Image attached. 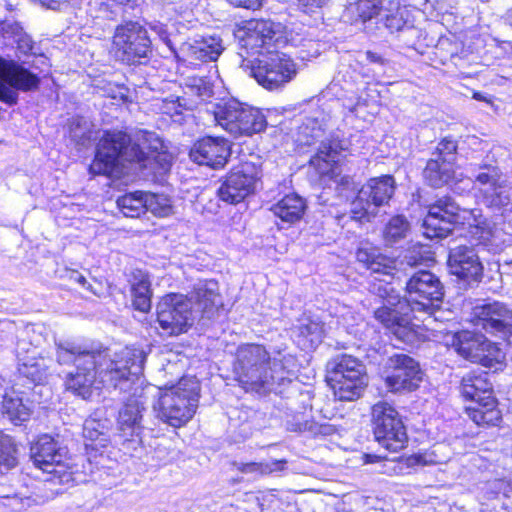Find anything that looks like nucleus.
Returning a JSON list of instances; mask_svg holds the SVG:
<instances>
[{"instance_id":"nucleus-43","label":"nucleus","mask_w":512,"mask_h":512,"mask_svg":"<svg viewBox=\"0 0 512 512\" xmlns=\"http://www.w3.org/2000/svg\"><path fill=\"white\" fill-rule=\"evenodd\" d=\"M17 465V446L13 438L0 432V466L7 470Z\"/></svg>"},{"instance_id":"nucleus-18","label":"nucleus","mask_w":512,"mask_h":512,"mask_svg":"<svg viewBox=\"0 0 512 512\" xmlns=\"http://www.w3.org/2000/svg\"><path fill=\"white\" fill-rule=\"evenodd\" d=\"M39 77L28 69L0 58V101L14 106L18 102L19 91L37 90Z\"/></svg>"},{"instance_id":"nucleus-59","label":"nucleus","mask_w":512,"mask_h":512,"mask_svg":"<svg viewBox=\"0 0 512 512\" xmlns=\"http://www.w3.org/2000/svg\"><path fill=\"white\" fill-rule=\"evenodd\" d=\"M15 334H0V345L5 344L7 341H9Z\"/></svg>"},{"instance_id":"nucleus-12","label":"nucleus","mask_w":512,"mask_h":512,"mask_svg":"<svg viewBox=\"0 0 512 512\" xmlns=\"http://www.w3.org/2000/svg\"><path fill=\"white\" fill-rule=\"evenodd\" d=\"M216 122L234 137L259 133L266 120L259 109L236 100L218 105L214 112Z\"/></svg>"},{"instance_id":"nucleus-11","label":"nucleus","mask_w":512,"mask_h":512,"mask_svg":"<svg viewBox=\"0 0 512 512\" xmlns=\"http://www.w3.org/2000/svg\"><path fill=\"white\" fill-rule=\"evenodd\" d=\"M328 378L340 401L358 399L367 385L365 366L351 355H338L328 363Z\"/></svg>"},{"instance_id":"nucleus-61","label":"nucleus","mask_w":512,"mask_h":512,"mask_svg":"<svg viewBox=\"0 0 512 512\" xmlns=\"http://www.w3.org/2000/svg\"><path fill=\"white\" fill-rule=\"evenodd\" d=\"M473 98L476 99V100H479V101H487L486 97L483 96L481 93L479 92H475L473 94Z\"/></svg>"},{"instance_id":"nucleus-9","label":"nucleus","mask_w":512,"mask_h":512,"mask_svg":"<svg viewBox=\"0 0 512 512\" xmlns=\"http://www.w3.org/2000/svg\"><path fill=\"white\" fill-rule=\"evenodd\" d=\"M30 453L34 466L49 475L46 481L68 484L73 480L71 467L67 463L68 449L58 436H40L32 444Z\"/></svg>"},{"instance_id":"nucleus-63","label":"nucleus","mask_w":512,"mask_h":512,"mask_svg":"<svg viewBox=\"0 0 512 512\" xmlns=\"http://www.w3.org/2000/svg\"><path fill=\"white\" fill-rule=\"evenodd\" d=\"M4 487V493H15L14 489L10 486H5V485H2Z\"/></svg>"},{"instance_id":"nucleus-40","label":"nucleus","mask_w":512,"mask_h":512,"mask_svg":"<svg viewBox=\"0 0 512 512\" xmlns=\"http://www.w3.org/2000/svg\"><path fill=\"white\" fill-rule=\"evenodd\" d=\"M410 231V223L402 216L397 215L392 217L386 224L383 231V238L387 245H394L400 240L407 237Z\"/></svg>"},{"instance_id":"nucleus-21","label":"nucleus","mask_w":512,"mask_h":512,"mask_svg":"<svg viewBox=\"0 0 512 512\" xmlns=\"http://www.w3.org/2000/svg\"><path fill=\"white\" fill-rule=\"evenodd\" d=\"M474 184L488 206H502L509 202L510 184L499 167L481 166L475 175Z\"/></svg>"},{"instance_id":"nucleus-26","label":"nucleus","mask_w":512,"mask_h":512,"mask_svg":"<svg viewBox=\"0 0 512 512\" xmlns=\"http://www.w3.org/2000/svg\"><path fill=\"white\" fill-rule=\"evenodd\" d=\"M16 357L17 360H26L29 356H39L38 349L45 341L42 328L36 325H26L22 328L16 326Z\"/></svg>"},{"instance_id":"nucleus-44","label":"nucleus","mask_w":512,"mask_h":512,"mask_svg":"<svg viewBox=\"0 0 512 512\" xmlns=\"http://www.w3.org/2000/svg\"><path fill=\"white\" fill-rule=\"evenodd\" d=\"M375 206L363 196V191L360 189L356 198L351 203V213L354 219L362 220L366 219L369 221L372 217L377 214Z\"/></svg>"},{"instance_id":"nucleus-49","label":"nucleus","mask_w":512,"mask_h":512,"mask_svg":"<svg viewBox=\"0 0 512 512\" xmlns=\"http://www.w3.org/2000/svg\"><path fill=\"white\" fill-rule=\"evenodd\" d=\"M298 429L301 432H308L311 435H327L329 434V426L318 424L313 420H305L303 422L298 423Z\"/></svg>"},{"instance_id":"nucleus-2","label":"nucleus","mask_w":512,"mask_h":512,"mask_svg":"<svg viewBox=\"0 0 512 512\" xmlns=\"http://www.w3.org/2000/svg\"><path fill=\"white\" fill-rule=\"evenodd\" d=\"M454 224L467 226L470 245L459 243L449 248L448 266L451 274L467 283L479 282L483 276V264L475 246L489 250L499 247V230L495 223L482 215L479 209H462L450 197H442L429 207L423 220L427 238H444L452 232Z\"/></svg>"},{"instance_id":"nucleus-53","label":"nucleus","mask_w":512,"mask_h":512,"mask_svg":"<svg viewBox=\"0 0 512 512\" xmlns=\"http://www.w3.org/2000/svg\"><path fill=\"white\" fill-rule=\"evenodd\" d=\"M286 460H273L271 462L263 463V468H266L265 474H270L285 469Z\"/></svg>"},{"instance_id":"nucleus-1","label":"nucleus","mask_w":512,"mask_h":512,"mask_svg":"<svg viewBox=\"0 0 512 512\" xmlns=\"http://www.w3.org/2000/svg\"><path fill=\"white\" fill-rule=\"evenodd\" d=\"M55 347L59 365H74V370L66 375V389L84 399L91 395L94 385L124 389L123 383L142 374L147 356L143 349L126 347L112 358L109 349L101 344L68 339L56 341Z\"/></svg>"},{"instance_id":"nucleus-22","label":"nucleus","mask_w":512,"mask_h":512,"mask_svg":"<svg viewBox=\"0 0 512 512\" xmlns=\"http://www.w3.org/2000/svg\"><path fill=\"white\" fill-rule=\"evenodd\" d=\"M189 156L193 162L199 165L218 169L226 164L230 156V146L224 138L208 136L193 145Z\"/></svg>"},{"instance_id":"nucleus-35","label":"nucleus","mask_w":512,"mask_h":512,"mask_svg":"<svg viewBox=\"0 0 512 512\" xmlns=\"http://www.w3.org/2000/svg\"><path fill=\"white\" fill-rule=\"evenodd\" d=\"M67 129L71 141L80 147H87L95 138L93 123L83 116L70 118L67 123Z\"/></svg>"},{"instance_id":"nucleus-46","label":"nucleus","mask_w":512,"mask_h":512,"mask_svg":"<svg viewBox=\"0 0 512 512\" xmlns=\"http://www.w3.org/2000/svg\"><path fill=\"white\" fill-rule=\"evenodd\" d=\"M457 143L451 138H444L437 146L436 158L455 164Z\"/></svg>"},{"instance_id":"nucleus-62","label":"nucleus","mask_w":512,"mask_h":512,"mask_svg":"<svg viewBox=\"0 0 512 512\" xmlns=\"http://www.w3.org/2000/svg\"><path fill=\"white\" fill-rule=\"evenodd\" d=\"M506 19L508 23L512 26V8L508 10Z\"/></svg>"},{"instance_id":"nucleus-45","label":"nucleus","mask_w":512,"mask_h":512,"mask_svg":"<svg viewBox=\"0 0 512 512\" xmlns=\"http://www.w3.org/2000/svg\"><path fill=\"white\" fill-rule=\"evenodd\" d=\"M33 500L20 493H4V487L0 484V504L10 508L14 512H21L32 505Z\"/></svg>"},{"instance_id":"nucleus-32","label":"nucleus","mask_w":512,"mask_h":512,"mask_svg":"<svg viewBox=\"0 0 512 512\" xmlns=\"http://www.w3.org/2000/svg\"><path fill=\"white\" fill-rule=\"evenodd\" d=\"M294 334L299 338V342L307 348H313L322 342L326 329L324 322L318 317H306L300 320L299 324L293 329Z\"/></svg>"},{"instance_id":"nucleus-5","label":"nucleus","mask_w":512,"mask_h":512,"mask_svg":"<svg viewBox=\"0 0 512 512\" xmlns=\"http://www.w3.org/2000/svg\"><path fill=\"white\" fill-rule=\"evenodd\" d=\"M284 360L271 359L261 345H242L237 349L233 373L245 391L266 394L290 381Z\"/></svg>"},{"instance_id":"nucleus-23","label":"nucleus","mask_w":512,"mask_h":512,"mask_svg":"<svg viewBox=\"0 0 512 512\" xmlns=\"http://www.w3.org/2000/svg\"><path fill=\"white\" fill-rule=\"evenodd\" d=\"M384 304L374 311V317L387 330L394 334L398 339L406 340L415 324L410 309L400 307L399 304H389L381 298Z\"/></svg>"},{"instance_id":"nucleus-47","label":"nucleus","mask_w":512,"mask_h":512,"mask_svg":"<svg viewBox=\"0 0 512 512\" xmlns=\"http://www.w3.org/2000/svg\"><path fill=\"white\" fill-rule=\"evenodd\" d=\"M301 133L307 138L303 141L306 145H312L314 141L323 136V129L318 122L314 119H307L305 123L300 127Z\"/></svg>"},{"instance_id":"nucleus-42","label":"nucleus","mask_w":512,"mask_h":512,"mask_svg":"<svg viewBox=\"0 0 512 512\" xmlns=\"http://www.w3.org/2000/svg\"><path fill=\"white\" fill-rule=\"evenodd\" d=\"M144 204L145 211H150L159 217L168 216L172 210L170 199L163 194L144 192Z\"/></svg>"},{"instance_id":"nucleus-28","label":"nucleus","mask_w":512,"mask_h":512,"mask_svg":"<svg viewBox=\"0 0 512 512\" xmlns=\"http://www.w3.org/2000/svg\"><path fill=\"white\" fill-rule=\"evenodd\" d=\"M218 283L214 280L199 281L191 292L190 303L194 302L197 309L208 315L221 305Z\"/></svg>"},{"instance_id":"nucleus-50","label":"nucleus","mask_w":512,"mask_h":512,"mask_svg":"<svg viewBox=\"0 0 512 512\" xmlns=\"http://www.w3.org/2000/svg\"><path fill=\"white\" fill-rule=\"evenodd\" d=\"M233 465L238 471L244 474L265 475V472L267 471L266 468H263V462H235Z\"/></svg>"},{"instance_id":"nucleus-36","label":"nucleus","mask_w":512,"mask_h":512,"mask_svg":"<svg viewBox=\"0 0 512 512\" xmlns=\"http://www.w3.org/2000/svg\"><path fill=\"white\" fill-rule=\"evenodd\" d=\"M222 40L216 36L203 38L192 46L195 57L202 61H215L223 52Z\"/></svg>"},{"instance_id":"nucleus-58","label":"nucleus","mask_w":512,"mask_h":512,"mask_svg":"<svg viewBox=\"0 0 512 512\" xmlns=\"http://www.w3.org/2000/svg\"><path fill=\"white\" fill-rule=\"evenodd\" d=\"M366 58L368 61L372 62V63H380V64H383V59L380 55L374 53V52H371V51H367L366 52Z\"/></svg>"},{"instance_id":"nucleus-48","label":"nucleus","mask_w":512,"mask_h":512,"mask_svg":"<svg viewBox=\"0 0 512 512\" xmlns=\"http://www.w3.org/2000/svg\"><path fill=\"white\" fill-rule=\"evenodd\" d=\"M379 22H382L391 33L400 31L406 26L405 21L398 14H384L382 12L381 16L378 18L377 23Z\"/></svg>"},{"instance_id":"nucleus-15","label":"nucleus","mask_w":512,"mask_h":512,"mask_svg":"<svg viewBox=\"0 0 512 512\" xmlns=\"http://www.w3.org/2000/svg\"><path fill=\"white\" fill-rule=\"evenodd\" d=\"M112 51L123 63H140L151 52V40L147 30L132 21L117 26L113 35Z\"/></svg>"},{"instance_id":"nucleus-25","label":"nucleus","mask_w":512,"mask_h":512,"mask_svg":"<svg viewBox=\"0 0 512 512\" xmlns=\"http://www.w3.org/2000/svg\"><path fill=\"white\" fill-rule=\"evenodd\" d=\"M356 258L359 263H362L373 274L394 279L395 259L382 254L378 248L361 246L356 252Z\"/></svg>"},{"instance_id":"nucleus-4","label":"nucleus","mask_w":512,"mask_h":512,"mask_svg":"<svg viewBox=\"0 0 512 512\" xmlns=\"http://www.w3.org/2000/svg\"><path fill=\"white\" fill-rule=\"evenodd\" d=\"M406 296L402 298L391 281L374 276L370 291L389 304H399L410 309L414 319L425 322L440 310L444 298V286L439 277L428 270L414 272L406 281Z\"/></svg>"},{"instance_id":"nucleus-6","label":"nucleus","mask_w":512,"mask_h":512,"mask_svg":"<svg viewBox=\"0 0 512 512\" xmlns=\"http://www.w3.org/2000/svg\"><path fill=\"white\" fill-rule=\"evenodd\" d=\"M200 384L194 377H183L176 384L165 386L154 410L164 423L179 428L194 416L199 402Z\"/></svg>"},{"instance_id":"nucleus-55","label":"nucleus","mask_w":512,"mask_h":512,"mask_svg":"<svg viewBox=\"0 0 512 512\" xmlns=\"http://www.w3.org/2000/svg\"><path fill=\"white\" fill-rule=\"evenodd\" d=\"M153 29L157 32V34L159 35L160 39L169 47V48H172L171 46V41L168 37V33L167 31L165 30V28L162 26V25H156L153 27Z\"/></svg>"},{"instance_id":"nucleus-60","label":"nucleus","mask_w":512,"mask_h":512,"mask_svg":"<svg viewBox=\"0 0 512 512\" xmlns=\"http://www.w3.org/2000/svg\"><path fill=\"white\" fill-rule=\"evenodd\" d=\"M405 260H406L407 264L410 266H414L418 263V260L416 258H414L413 256L406 255Z\"/></svg>"},{"instance_id":"nucleus-20","label":"nucleus","mask_w":512,"mask_h":512,"mask_svg":"<svg viewBox=\"0 0 512 512\" xmlns=\"http://www.w3.org/2000/svg\"><path fill=\"white\" fill-rule=\"evenodd\" d=\"M385 383L393 392L414 391L423 380L419 363L406 354H394L385 364Z\"/></svg>"},{"instance_id":"nucleus-17","label":"nucleus","mask_w":512,"mask_h":512,"mask_svg":"<svg viewBox=\"0 0 512 512\" xmlns=\"http://www.w3.org/2000/svg\"><path fill=\"white\" fill-rule=\"evenodd\" d=\"M157 322L169 336L186 332L192 325V309L189 298L171 293L163 296L156 307Z\"/></svg>"},{"instance_id":"nucleus-57","label":"nucleus","mask_w":512,"mask_h":512,"mask_svg":"<svg viewBox=\"0 0 512 512\" xmlns=\"http://www.w3.org/2000/svg\"><path fill=\"white\" fill-rule=\"evenodd\" d=\"M298 2L305 7H322L326 0H298Z\"/></svg>"},{"instance_id":"nucleus-10","label":"nucleus","mask_w":512,"mask_h":512,"mask_svg":"<svg viewBox=\"0 0 512 512\" xmlns=\"http://www.w3.org/2000/svg\"><path fill=\"white\" fill-rule=\"evenodd\" d=\"M240 51L244 59L275 51L287 44V37L280 23L270 20H251L238 31Z\"/></svg>"},{"instance_id":"nucleus-52","label":"nucleus","mask_w":512,"mask_h":512,"mask_svg":"<svg viewBox=\"0 0 512 512\" xmlns=\"http://www.w3.org/2000/svg\"><path fill=\"white\" fill-rule=\"evenodd\" d=\"M230 3L236 7H242L246 9H258L262 5L263 0H229Z\"/></svg>"},{"instance_id":"nucleus-31","label":"nucleus","mask_w":512,"mask_h":512,"mask_svg":"<svg viewBox=\"0 0 512 512\" xmlns=\"http://www.w3.org/2000/svg\"><path fill=\"white\" fill-rule=\"evenodd\" d=\"M305 209L306 202L302 197L297 194H289L272 205L270 210L282 221L293 224L303 217Z\"/></svg>"},{"instance_id":"nucleus-37","label":"nucleus","mask_w":512,"mask_h":512,"mask_svg":"<svg viewBox=\"0 0 512 512\" xmlns=\"http://www.w3.org/2000/svg\"><path fill=\"white\" fill-rule=\"evenodd\" d=\"M132 303L136 310L148 312L151 309V284L147 277L142 276L131 286Z\"/></svg>"},{"instance_id":"nucleus-24","label":"nucleus","mask_w":512,"mask_h":512,"mask_svg":"<svg viewBox=\"0 0 512 512\" xmlns=\"http://www.w3.org/2000/svg\"><path fill=\"white\" fill-rule=\"evenodd\" d=\"M145 410V402L142 397H130L119 411L118 430L119 436L124 440H130L139 436L142 426V412Z\"/></svg>"},{"instance_id":"nucleus-19","label":"nucleus","mask_w":512,"mask_h":512,"mask_svg":"<svg viewBox=\"0 0 512 512\" xmlns=\"http://www.w3.org/2000/svg\"><path fill=\"white\" fill-rule=\"evenodd\" d=\"M471 322L487 333L512 344V308L503 302H489L473 308Z\"/></svg>"},{"instance_id":"nucleus-34","label":"nucleus","mask_w":512,"mask_h":512,"mask_svg":"<svg viewBox=\"0 0 512 512\" xmlns=\"http://www.w3.org/2000/svg\"><path fill=\"white\" fill-rule=\"evenodd\" d=\"M340 150H342V146L337 140L321 141L317 154L310 162L320 173L326 174L337 162Z\"/></svg>"},{"instance_id":"nucleus-27","label":"nucleus","mask_w":512,"mask_h":512,"mask_svg":"<svg viewBox=\"0 0 512 512\" xmlns=\"http://www.w3.org/2000/svg\"><path fill=\"white\" fill-rule=\"evenodd\" d=\"M111 423L108 419H96L90 417L84 421L83 437L87 452L98 451L99 448H105L110 443Z\"/></svg>"},{"instance_id":"nucleus-3","label":"nucleus","mask_w":512,"mask_h":512,"mask_svg":"<svg viewBox=\"0 0 512 512\" xmlns=\"http://www.w3.org/2000/svg\"><path fill=\"white\" fill-rule=\"evenodd\" d=\"M138 142H132L131 137L123 131H105L100 138L96 155L89 171L94 175L119 177L126 162H137L147 168L152 161L165 158L160 151L163 142L154 133L141 132Z\"/></svg>"},{"instance_id":"nucleus-30","label":"nucleus","mask_w":512,"mask_h":512,"mask_svg":"<svg viewBox=\"0 0 512 512\" xmlns=\"http://www.w3.org/2000/svg\"><path fill=\"white\" fill-rule=\"evenodd\" d=\"M423 175L428 184L439 188L450 184L455 178V164L441 160L439 158L430 159L423 171Z\"/></svg>"},{"instance_id":"nucleus-33","label":"nucleus","mask_w":512,"mask_h":512,"mask_svg":"<svg viewBox=\"0 0 512 512\" xmlns=\"http://www.w3.org/2000/svg\"><path fill=\"white\" fill-rule=\"evenodd\" d=\"M2 408L3 413L6 414L12 422L26 421L31 412L29 405L24 402L23 393L15 390L5 393Z\"/></svg>"},{"instance_id":"nucleus-64","label":"nucleus","mask_w":512,"mask_h":512,"mask_svg":"<svg viewBox=\"0 0 512 512\" xmlns=\"http://www.w3.org/2000/svg\"><path fill=\"white\" fill-rule=\"evenodd\" d=\"M204 91H205V93H207V94L209 95L210 90H209L208 88H206V87H205V88H204Z\"/></svg>"},{"instance_id":"nucleus-56","label":"nucleus","mask_w":512,"mask_h":512,"mask_svg":"<svg viewBox=\"0 0 512 512\" xmlns=\"http://www.w3.org/2000/svg\"><path fill=\"white\" fill-rule=\"evenodd\" d=\"M42 6H45L49 9L57 10L59 9L62 3H65L66 0H39Z\"/></svg>"},{"instance_id":"nucleus-41","label":"nucleus","mask_w":512,"mask_h":512,"mask_svg":"<svg viewBox=\"0 0 512 512\" xmlns=\"http://www.w3.org/2000/svg\"><path fill=\"white\" fill-rule=\"evenodd\" d=\"M349 13H356L361 22L381 16L382 7L381 0H358L356 3L350 4L347 8Z\"/></svg>"},{"instance_id":"nucleus-8","label":"nucleus","mask_w":512,"mask_h":512,"mask_svg":"<svg viewBox=\"0 0 512 512\" xmlns=\"http://www.w3.org/2000/svg\"><path fill=\"white\" fill-rule=\"evenodd\" d=\"M240 67L264 88L275 90L290 82L297 73L293 59L284 52L275 50L261 54L255 59H244Z\"/></svg>"},{"instance_id":"nucleus-29","label":"nucleus","mask_w":512,"mask_h":512,"mask_svg":"<svg viewBox=\"0 0 512 512\" xmlns=\"http://www.w3.org/2000/svg\"><path fill=\"white\" fill-rule=\"evenodd\" d=\"M363 196L375 206L378 210L389 202L395 191V180L390 175H384L370 179L362 186Z\"/></svg>"},{"instance_id":"nucleus-39","label":"nucleus","mask_w":512,"mask_h":512,"mask_svg":"<svg viewBox=\"0 0 512 512\" xmlns=\"http://www.w3.org/2000/svg\"><path fill=\"white\" fill-rule=\"evenodd\" d=\"M46 365L43 359L29 356L26 360H18V372L33 383H40L46 378Z\"/></svg>"},{"instance_id":"nucleus-14","label":"nucleus","mask_w":512,"mask_h":512,"mask_svg":"<svg viewBox=\"0 0 512 512\" xmlns=\"http://www.w3.org/2000/svg\"><path fill=\"white\" fill-rule=\"evenodd\" d=\"M452 346L463 358L494 371L500 369L505 361V353L482 334L458 332L453 336Z\"/></svg>"},{"instance_id":"nucleus-7","label":"nucleus","mask_w":512,"mask_h":512,"mask_svg":"<svg viewBox=\"0 0 512 512\" xmlns=\"http://www.w3.org/2000/svg\"><path fill=\"white\" fill-rule=\"evenodd\" d=\"M462 395L471 401L466 407L469 418L478 426H494L501 419V412L497 408V400L493 396V385L489 374H468L461 382Z\"/></svg>"},{"instance_id":"nucleus-13","label":"nucleus","mask_w":512,"mask_h":512,"mask_svg":"<svg viewBox=\"0 0 512 512\" xmlns=\"http://www.w3.org/2000/svg\"><path fill=\"white\" fill-rule=\"evenodd\" d=\"M373 433L376 441L390 452L402 450L408 441L406 428L396 409L387 402L372 407Z\"/></svg>"},{"instance_id":"nucleus-54","label":"nucleus","mask_w":512,"mask_h":512,"mask_svg":"<svg viewBox=\"0 0 512 512\" xmlns=\"http://www.w3.org/2000/svg\"><path fill=\"white\" fill-rule=\"evenodd\" d=\"M16 332V324L10 320H2L0 321V334H15Z\"/></svg>"},{"instance_id":"nucleus-51","label":"nucleus","mask_w":512,"mask_h":512,"mask_svg":"<svg viewBox=\"0 0 512 512\" xmlns=\"http://www.w3.org/2000/svg\"><path fill=\"white\" fill-rule=\"evenodd\" d=\"M67 277L70 281H74V282L80 284L83 288H85L92 294H94L96 296H100V294H101L100 290L97 289L96 287H94L91 283H89L80 272H78L76 270H68Z\"/></svg>"},{"instance_id":"nucleus-38","label":"nucleus","mask_w":512,"mask_h":512,"mask_svg":"<svg viewBox=\"0 0 512 512\" xmlns=\"http://www.w3.org/2000/svg\"><path fill=\"white\" fill-rule=\"evenodd\" d=\"M117 206L126 217H139L145 212L144 192L126 193L117 199Z\"/></svg>"},{"instance_id":"nucleus-16","label":"nucleus","mask_w":512,"mask_h":512,"mask_svg":"<svg viewBox=\"0 0 512 512\" xmlns=\"http://www.w3.org/2000/svg\"><path fill=\"white\" fill-rule=\"evenodd\" d=\"M261 175L259 165L250 161L239 163L223 178L217 189L219 199L233 205L244 201L254 194Z\"/></svg>"}]
</instances>
